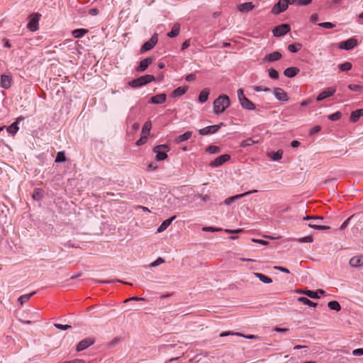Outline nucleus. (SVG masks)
I'll use <instances>...</instances> for the list:
<instances>
[{
  "label": "nucleus",
  "instance_id": "f257e3e1",
  "mask_svg": "<svg viewBox=\"0 0 363 363\" xmlns=\"http://www.w3.org/2000/svg\"><path fill=\"white\" fill-rule=\"evenodd\" d=\"M230 106L229 97L220 95L213 102V111L216 114L223 113Z\"/></svg>",
  "mask_w": 363,
  "mask_h": 363
},
{
  "label": "nucleus",
  "instance_id": "f03ea898",
  "mask_svg": "<svg viewBox=\"0 0 363 363\" xmlns=\"http://www.w3.org/2000/svg\"><path fill=\"white\" fill-rule=\"evenodd\" d=\"M170 148L167 145H159L154 147L152 151L155 153V159L157 161H162L167 158V152Z\"/></svg>",
  "mask_w": 363,
  "mask_h": 363
},
{
  "label": "nucleus",
  "instance_id": "7ed1b4c3",
  "mask_svg": "<svg viewBox=\"0 0 363 363\" xmlns=\"http://www.w3.org/2000/svg\"><path fill=\"white\" fill-rule=\"evenodd\" d=\"M41 14L38 13H35L30 16V20L27 24V28L29 30L35 32L38 30V23Z\"/></svg>",
  "mask_w": 363,
  "mask_h": 363
},
{
  "label": "nucleus",
  "instance_id": "20e7f679",
  "mask_svg": "<svg viewBox=\"0 0 363 363\" xmlns=\"http://www.w3.org/2000/svg\"><path fill=\"white\" fill-rule=\"evenodd\" d=\"M158 42V35L157 33H154L151 38L145 42L140 48V52L144 53L145 52H147L150 50H152L157 43Z\"/></svg>",
  "mask_w": 363,
  "mask_h": 363
},
{
  "label": "nucleus",
  "instance_id": "39448f33",
  "mask_svg": "<svg viewBox=\"0 0 363 363\" xmlns=\"http://www.w3.org/2000/svg\"><path fill=\"white\" fill-rule=\"evenodd\" d=\"M287 1L288 0H279L275 4L272 9V13L277 15L285 11L289 7V1Z\"/></svg>",
  "mask_w": 363,
  "mask_h": 363
},
{
  "label": "nucleus",
  "instance_id": "423d86ee",
  "mask_svg": "<svg viewBox=\"0 0 363 363\" xmlns=\"http://www.w3.org/2000/svg\"><path fill=\"white\" fill-rule=\"evenodd\" d=\"M357 45V40L355 38H351L347 40L340 42L338 45V48L342 50H350L355 48Z\"/></svg>",
  "mask_w": 363,
  "mask_h": 363
},
{
  "label": "nucleus",
  "instance_id": "0eeeda50",
  "mask_svg": "<svg viewBox=\"0 0 363 363\" xmlns=\"http://www.w3.org/2000/svg\"><path fill=\"white\" fill-rule=\"evenodd\" d=\"M291 30V27L289 24H281L278 26H276L272 33L276 37H281L286 33H288Z\"/></svg>",
  "mask_w": 363,
  "mask_h": 363
},
{
  "label": "nucleus",
  "instance_id": "6e6552de",
  "mask_svg": "<svg viewBox=\"0 0 363 363\" xmlns=\"http://www.w3.org/2000/svg\"><path fill=\"white\" fill-rule=\"evenodd\" d=\"M223 125H224L223 123H220L218 125H209V126H207L202 129L199 130V133L201 135H206L216 133L220 128V127L223 126Z\"/></svg>",
  "mask_w": 363,
  "mask_h": 363
},
{
  "label": "nucleus",
  "instance_id": "1a4fd4ad",
  "mask_svg": "<svg viewBox=\"0 0 363 363\" xmlns=\"http://www.w3.org/2000/svg\"><path fill=\"white\" fill-rule=\"evenodd\" d=\"M94 339L91 337L85 338L81 340L77 345L76 350L78 352L83 351L94 343Z\"/></svg>",
  "mask_w": 363,
  "mask_h": 363
},
{
  "label": "nucleus",
  "instance_id": "9d476101",
  "mask_svg": "<svg viewBox=\"0 0 363 363\" xmlns=\"http://www.w3.org/2000/svg\"><path fill=\"white\" fill-rule=\"evenodd\" d=\"M230 159V156L229 155H228V154L222 155L218 157L217 158H216L214 160H213L210 163V166L211 167H217L221 166L225 162L228 161Z\"/></svg>",
  "mask_w": 363,
  "mask_h": 363
},
{
  "label": "nucleus",
  "instance_id": "9b49d317",
  "mask_svg": "<svg viewBox=\"0 0 363 363\" xmlns=\"http://www.w3.org/2000/svg\"><path fill=\"white\" fill-rule=\"evenodd\" d=\"M273 93L276 99L280 101H287L289 100L287 94L281 88H274Z\"/></svg>",
  "mask_w": 363,
  "mask_h": 363
},
{
  "label": "nucleus",
  "instance_id": "f8f14e48",
  "mask_svg": "<svg viewBox=\"0 0 363 363\" xmlns=\"http://www.w3.org/2000/svg\"><path fill=\"white\" fill-rule=\"evenodd\" d=\"M336 91L335 88L328 87L327 89L320 92L316 98L318 101H323V99L333 96Z\"/></svg>",
  "mask_w": 363,
  "mask_h": 363
},
{
  "label": "nucleus",
  "instance_id": "ddd939ff",
  "mask_svg": "<svg viewBox=\"0 0 363 363\" xmlns=\"http://www.w3.org/2000/svg\"><path fill=\"white\" fill-rule=\"evenodd\" d=\"M349 264L352 267L357 268L363 266V255L354 256L349 261Z\"/></svg>",
  "mask_w": 363,
  "mask_h": 363
},
{
  "label": "nucleus",
  "instance_id": "4468645a",
  "mask_svg": "<svg viewBox=\"0 0 363 363\" xmlns=\"http://www.w3.org/2000/svg\"><path fill=\"white\" fill-rule=\"evenodd\" d=\"M281 57H282V55L281 52H279L278 51H275L269 55H267L263 58V62H275V61L280 60L281 58Z\"/></svg>",
  "mask_w": 363,
  "mask_h": 363
},
{
  "label": "nucleus",
  "instance_id": "2eb2a0df",
  "mask_svg": "<svg viewBox=\"0 0 363 363\" xmlns=\"http://www.w3.org/2000/svg\"><path fill=\"white\" fill-rule=\"evenodd\" d=\"M153 60L154 58L152 57L142 60L140 62L138 67L136 68V70L138 72H144L148 67V66L152 64Z\"/></svg>",
  "mask_w": 363,
  "mask_h": 363
},
{
  "label": "nucleus",
  "instance_id": "dca6fc26",
  "mask_svg": "<svg viewBox=\"0 0 363 363\" xmlns=\"http://www.w3.org/2000/svg\"><path fill=\"white\" fill-rule=\"evenodd\" d=\"M23 119L24 118L22 116L18 117L16 119V121L14 123H13L11 125H9V127H6V131L11 135H15L19 129L18 126V123L21 121H23Z\"/></svg>",
  "mask_w": 363,
  "mask_h": 363
},
{
  "label": "nucleus",
  "instance_id": "f3484780",
  "mask_svg": "<svg viewBox=\"0 0 363 363\" xmlns=\"http://www.w3.org/2000/svg\"><path fill=\"white\" fill-rule=\"evenodd\" d=\"M228 335H235V336H238V337H243L245 338L251 339V340L259 339V337L257 336V335H243L242 333H240L223 332V333L220 334V337H225V336H228Z\"/></svg>",
  "mask_w": 363,
  "mask_h": 363
},
{
  "label": "nucleus",
  "instance_id": "a211bd4d",
  "mask_svg": "<svg viewBox=\"0 0 363 363\" xmlns=\"http://www.w3.org/2000/svg\"><path fill=\"white\" fill-rule=\"evenodd\" d=\"M167 99V96L165 94H157L152 97H151L150 103L154 104H163Z\"/></svg>",
  "mask_w": 363,
  "mask_h": 363
},
{
  "label": "nucleus",
  "instance_id": "6ab92c4d",
  "mask_svg": "<svg viewBox=\"0 0 363 363\" xmlns=\"http://www.w3.org/2000/svg\"><path fill=\"white\" fill-rule=\"evenodd\" d=\"M241 106L248 111L255 110L256 106L254 103H252L250 100H249L247 97L243 98L242 100L240 102Z\"/></svg>",
  "mask_w": 363,
  "mask_h": 363
},
{
  "label": "nucleus",
  "instance_id": "aec40b11",
  "mask_svg": "<svg viewBox=\"0 0 363 363\" xmlns=\"http://www.w3.org/2000/svg\"><path fill=\"white\" fill-rule=\"evenodd\" d=\"M11 77L9 75L1 74L0 86L4 89H9L11 86Z\"/></svg>",
  "mask_w": 363,
  "mask_h": 363
},
{
  "label": "nucleus",
  "instance_id": "412c9836",
  "mask_svg": "<svg viewBox=\"0 0 363 363\" xmlns=\"http://www.w3.org/2000/svg\"><path fill=\"white\" fill-rule=\"evenodd\" d=\"M300 72V69L296 67H290L286 68L284 71V74L289 78H292L298 74Z\"/></svg>",
  "mask_w": 363,
  "mask_h": 363
},
{
  "label": "nucleus",
  "instance_id": "4be33fe9",
  "mask_svg": "<svg viewBox=\"0 0 363 363\" xmlns=\"http://www.w3.org/2000/svg\"><path fill=\"white\" fill-rule=\"evenodd\" d=\"M176 218V216H172L171 218L164 220L162 224L157 228V233H161L165 230Z\"/></svg>",
  "mask_w": 363,
  "mask_h": 363
},
{
  "label": "nucleus",
  "instance_id": "5701e85b",
  "mask_svg": "<svg viewBox=\"0 0 363 363\" xmlns=\"http://www.w3.org/2000/svg\"><path fill=\"white\" fill-rule=\"evenodd\" d=\"M255 6L252 2H245L238 6V11L242 13L248 12L254 9Z\"/></svg>",
  "mask_w": 363,
  "mask_h": 363
},
{
  "label": "nucleus",
  "instance_id": "b1692460",
  "mask_svg": "<svg viewBox=\"0 0 363 363\" xmlns=\"http://www.w3.org/2000/svg\"><path fill=\"white\" fill-rule=\"evenodd\" d=\"M361 116H363V108L352 111L350 115V121L353 123H356Z\"/></svg>",
  "mask_w": 363,
  "mask_h": 363
},
{
  "label": "nucleus",
  "instance_id": "393cba45",
  "mask_svg": "<svg viewBox=\"0 0 363 363\" xmlns=\"http://www.w3.org/2000/svg\"><path fill=\"white\" fill-rule=\"evenodd\" d=\"M308 225L311 228L318 230H325L330 229L329 226L320 225L319 222L313 220H311Z\"/></svg>",
  "mask_w": 363,
  "mask_h": 363
},
{
  "label": "nucleus",
  "instance_id": "a878e982",
  "mask_svg": "<svg viewBox=\"0 0 363 363\" xmlns=\"http://www.w3.org/2000/svg\"><path fill=\"white\" fill-rule=\"evenodd\" d=\"M210 94V89L208 88L203 89L199 94V101L200 103H204L206 102L208 99Z\"/></svg>",
  "mask_w": 363,
  "mask_h": 363
},
{
  "label": "nucleus",
  "instance_id": "bb28decb",
  "mask_svg": "<svg viewBox=\"0 0 363 363\" xmlns=\"http://www.w3.org/2000/svg\"><path fill=\"white\" fill-rule=\"evenodd\" d=\"M188 89L187 86H179L175 89L171 94L172 97H179L184 94Z\"/></svg>",
  "mask_w": 363,
  "mask_h": 363
},
{
  "label": "nucleus",
  "instance_id": "cd10ccee",
  "mask_svg": "<svg viewBox=\"0 0 363 363\" xmlns=\"http://www.w3.org/2000/svg\"><path fill=\"white\" fill-rule=\"evenodd\" d=\"M179 31H180V24L174 23L172 28L171 31L167 33V36L169 38L177 37L179 35Z\"/></svg>",
  "mask_w": 363,
  "mask_h": 363
},
{
  "label": "nucleus",
  "instance_id": "c85d7f7f",
  "mask_svg": "<svg viewBox=\"0 0 363 363\" xmlns=\"http://www.w3.org/2000/svg\"><path fill=\"white\" fill-rule=\"evenodd\" d=\"M128 85L133 88H138L145 85L142 77H140L130 81Z\"/></svg>",
  "mask_w": 363,
  "mask_h": 363
},
{
  "label": "nucleus",
  "instance_id": "c756f323",
  "mask_svg": "<svg viewBox=\"0 0 363 363\" xmlns=\"http://www.w3.org/2000/svg\"><path fill=\"white\" fill-rule=\"evenodd\" d=\"M89 32V30L84 28H79L72 30V34L75 38H80Z\"/></svg>",
  "mask_w": 363,
  "mask_h": 363
},
{
  "label": "nucleus",
  "instance_id": "7c9ffc66",
  "mask_svg": "<svg viewBox=\"0 0 363 363\" xmlns=\"http://www.w3.org/2000/svg\"><path fill=\"white\" fill-rule=\"evenodd\" d=\"M192 131H186L184 134L179 135L175 140L177 143L186 141L192 136Z\"/></svg>",
  "mask_w": 363,
  "mask_h": 363
},
{
  "label": "nucleus",
  "instance_id": "2f4dec72",
  "mask_svg": "<svg viewBox=\"0 0 363 363\" xmlns=\"http://www.w3.org/2000/svg\"><path fill=\"white\" fill-rule=\"evenodd\" d=\"M253 275L255 277L259 278L260 281H262L264 284H270L272 282V279L270 277H269L263 274L255 272V273H253Z\"/></svg>",
  "mask_w": 363,
  "mask_h": 363
},
{
  "label": "nucleus",
  "instance_id": "473e14b6",
  "mask_svg": "<svg viewBox=\"0 0 363 363\" xmlns=\"http://www.w3.org/2000/svg\"><path fill=\"white\" fill-rule=\"evenodd\" d=\"M35 294V291L28 294H23L18 298V301L21 306H23L25 303L29 301V299Z\"/></svg>",
  "mask_w": 363,
  "mask_h": 363
},
{
  "label": "nucleus",
  "instance_id": "72a5a7b5",
  "mask_svg": "<svg viewBox=\"0 0 363 363\" xmlns=\"http://www.w3.org/2000/svg\"><path fill=\"white\" fill-rule=\"evenodd\" d=\"M152 128V123L150 121H146L142 128V135L148 136Z\"/></svg>",
  "mask_w": 363,
  "mask_h": 363
},
{
  "label": "nucleus",
  "instance_id": "f704fd0d",
  "mask_svg": "<svg viewBox=\"0 0 363 363\" xmlns=\"http://www.w3.org/2000/svg\"><path fill=\"white\" fill-rule=\"evenodd\" d=\"M298 301H299L305 305H307L310 307H315L318 305L317 303L313 302V301H310L308 298H307L306 297H303V296L298 298Z\"/></svg>",
  "mask_w": 363,
  "mask_h": 363
},
{
  "label": "nucleus",
  "instance_id": "c9c22d12",
  "mask_svg": "<svg viewBox=\"0 0 363 363\" xmlns=\"http://www.w3.org/2000/svg\"><path fill=\"white\" fill-rule=\"evenodd\" d=\"M328 306L330 310L340 311L341 310V306L340 303L336 301H331L328 302Z\"/></svg>",
  "mask_w": 363,
  "mask_h": 363
},
{
  "label": "nucleus",
  "instance_id": "e433bc0d",
  "mask_svg": "<svg viewBox=\"0 0 363 363\" xmlns=\"http://www.w3.org/2000/svg\"><path fill=\"white\" fill-rule=\"evenodd\" d=\"M302 48V45L301 43H293L290 44L288 46V50L293 53L297 52Z\"/></svg>",
  "mask_w": 363,
  "mask_h": 363
},
{
  "label": "nucleus",
  "instance_id": "4c0bfd02",
  "mask_svg": "<svg viewBox=\"0 0 363 363\" xmlns=\"http://www.w3.org/2000/svg\"><path fill=\"white\" fill-rule=\"evenodd\" d=\"M338 67L340 71L345 72V71H349L350 69H351L352 67V65L350 62H345L342 64L339 65Z\"/></svg>",
  "mask_w": 363,
  "mask_h": 363
},
{
  "label": "nucleus",
  "instance_id": "58836bf2",
  "mask_svg": "<svg viewBox=\"0 0 363 363\" xmlns=\"http://www.w3.org/2000/svg\"><path fill=\"white\" fill-rule=\"evenodd\" d=\"M299 293L303 294L311 298H315V299L319 298V296L318 295V292H316V291L306 290L304 291H300Z\"/></svg>",
  "mask_w": 363,
  "mask_h": 363
},
{
  "label": "nucleus",
  "instance_id": "ea45409f",
  "mask_svg": "<svg viewBox=\"0 0 363 363\" xmlns=\"http://www.w3.org/2000/svg\"><path fill=\"white\" fill-rule=\"evenodd\" d=\"M256 143H257V142L255 141L254 140H252V138H247V139L242 141L240 143V147H245L251 146Z\"/></svg>",
  "mask_w": 363,
  "mask_h": 363
},
{
  "label": "nucleus",
  "instance_id": "a19ab883",
  "mask_svg": "<svg viewBox=\"0 0 363 363\" xmlns=\"http://www.w3.org/2000/svg\"><path fill=\"white\" fill-rule=\"evenodd\" d=\"M206 151L211 154H216V153H218L220 151V149L218 146H216V145H209L206 148Z\"/></svg>",
  "mask_w": 363,
  "mask_h": 363
},
{
  "label": "nucleus",
  "instance_id": "79ce46f5",
  "mask_svg": "<svg viewBox=\"0 0 363 363\" xmlns=\"http://www.w3.org/2000/svg\"><path fill=\"white\" fill-rule=\"evenodd\" d=\"M256 192H257V190H252V191H247V192L241 194H238V195L233 196L234 201L238 200V199H241L242 197L248 196L250 194L256 193Z\"/></svg>",
  "mask_w": 363,
  "mask_h": 363
},
{
  "label": "nucleus",
  "instance_id": "37998d69",
  "mask_svg": "<svg viewBox=\"0 0 363 363\" xmlns=\"http://www.w3.org/2000/svg\"><path fill=\"white\" fill-rule=\"evenodd\" d=\"M65 160H66V157H65L64 152H57L55 162L59 163V162H65Z\"/></svg>",
  "mask_w": 363,
  "mask_h": 363
},
{
  "label": "nucleus",
  "instance_id": "c03bdc74",
  "mask_svg": "<svg viewBox=\"0 0 363 363\" xmlns=\"http://www.w3.org/2000/svg\"><path fill=\"white\" fill-rule=\"evenodd\" d=\"M342 116V114L340 111H337L333 114L329 115L328 118L330 121H337V120L340 119Z\"/></svg>",
  "mask_w": 363,
  "mask_h": 363
},
{
  "label": "nucleus",
  "instance_id": "a18cd8bd",
  "mask_svg": "<svg viewBox=\"0 0 363 363\" xmlns=\"http://www.w3.org/2000/svg\"><path fill=\"white\" fill-rule=\"evenodd\" d=\"M282 155H283V151L281 150H279L277 151L276 152L272 153L271 158L274 161H278L281 159Z\"/></svg>",
  "mask_w": 363,
  "mask_h": 363
},
{
  "label": "nucleus",
  "instance_id": "49530a36",
  "mask_svg": "<svg viewBox=\"0 0 363 363\" xmlns=\"http://www.w3.org/2000/svg\"><path fill=\"white\" fill-rule=\"evenodd\" d=\"M141 77L143 78L145 85L155 80V77L151 74H146Z\"/></svg>",
  "mask_w": 363,
  "mask_h": 363
},
{
  "label": "nucleus",
  "instance_id": "de8ad7c7",
  "mask_svg": "<svg viewBox=\"0 0 363 363\" xmlns=\"http://www.w3.org/2000/svg\"><path fill=\"white\" fill-rule=\"evenodd\" d=\"M318 26L320 27L327 28V29H331L335 27V24L330 23V22H323L318 23Z\"/></svg>",
  "mask_w": 363,
  "mask_h": 363
},
{
  "label": "nucleus",
  "instance_id": "09e8293b",
  "mask_svg": "<svg viewBox=\"0 0 363 363\" xmlns=\"http://www.w3.org/2000/svg\"><path fill=\"white\" fill-rule=\"evenodd\" d=\"M269 76L274 79H277L279 78V73L278 72L274 69V68H270L269 69Z\"/></svg>",
  "mask_w": 363,
  "mask_h": 363
},
{
  "label": "nucleus",
  "instance_id": "8fccbe9b",
  "mask_svg": "<svg viewBox=\"0 0 363 363\" xmlns=\"http://www.w3.org/2000/svg\"><path fill=\"white\" fill-rule=\"evenodd\" d=\"M147 138L148 136L141 134V137L135 143L136 145L140 146L145 144L147 141Z\"/></svg>",
  "mask_w": 363,
  "mask_h": 363
},
{
  "label": "nucleus",
  "instance_id": "3c124183",
  "mask_svg": "<svg viewBox=\"0 0 363 363\" xmlns=\"http://www.w3.org/2000/svg\"><path fill=\"white\" fill-rule=\"evenodd\" d=\"M33 198L35 199V200H37V201H39L42 198V194H41V191L39 189H35V191H34V193L33 194Z\"/></svg>",
  "mask_w": 363,
  "mask_h": 363
},
{
  "label": "nucleus",
  "instance_id": "603ef678",
  "mask_svg": "<svg viewBox=\"0 0 363 363\" xmlns=\"http://www.w3.org/2000/svg\"><path fill=\"white\" fill-rule=\"evenodd\" d=\"M164 262L162 257H158L155 262L150 264V267H155Z\"/></svg>",
  "mask_w": 363,
  "mask_h": 363
},
{
  "label": "nucleus",
  "instance_id": "864d4df0",
  "mask_svg": "<svg viewBox=\"0 0 363 363\" xmlns=\"http://www.w3.org/2000/svg\"><path fill=\"white\" fill-rule=\"evenodd\" d=\"M348 88L353 91H360L362 89V86L358 84H349Z\"/></svg>",
  "mask_w": 363,
  "mask_h": 363
},
{
  "label": "nucleus",
  "instance_id": "5fc2aeb1",
  "mask_svg": "<svg viewBox=\"0 0 363 363\" xmlns=\"http://www.w3.org/2000/svg\"><path fill=\"white\" fill-rule=\"evenodd\" d=\"M253 89L255 91H264V92L270 91V89L269 88L264 87V86H253Z\"/></svg>",
  "mask_w": 363,
  "mask_h": 363
},
{
  "label": "nucleus",
  "instance_id": "6e6d98bb",
  "mask_svg": "<svg viewBox=\"0 0 363 363\" xmlns=\"http://www.w3.org/2000/svg\"><path fill=\"white\" fill-rule=\"evenodd\" d=\"M54 326L56 328H57L59 330H66L71 328V325H62V324H60V323H55Z\"/></svg>",
  "mask_w": 363,
  "mask_h": 363
},
{
  "label": "nucleus",
  "instance_id": "4d7b16f0",
  "mask_svg": "<svg viewBox=\"0 0 363 363\" xmlns=\"http://www.w3.org/2000/svg\"><path fill=\"white\" fill-rule=\"evenodd\" d=\"M313 241V238L312 236H306L298 239L299 242H312Z\"/></svg>",
  "mask_w": 363,
  "mask_h": 363
},
{
  "label": "nucleus",
  "instance_id": "13d9d810",
  "mask_svg": "<svg viewBox=\"0 0 363 363\" xmlns=\"http://www.w3.org/2000/svg\"><path fill=\"white\" fill-rule=\"evenodd\" d=\"M303 220H313V221H318L320 220H323V217L320 216H306L303 218Z\"/></svg>",
  "mask_w": 363,
  "mask_h": 363
},
{
  "label": "nucleus",
  "instance_id": "bf43d9fd",
  "mask_svg": "<svg viewBox=\"0 0 363 363\" xmlns=\"http://www.w3.org/2000/svg\"><path fill=\"white\" fill-rule=\"evenodd\" d=\"M313 0H298V5L308 6L311 4Z\"/></svg>",
  "mask_w": 363,
  "mask_h": 363
},
{
  "label": "nucleus",
  "instance_id": "052dcab7",
  "mask_svg": "<svg viewBox=\"0 0 363 363\" xmlns=\"http://www.w3.org/2000/svg\"><path fill=\"white\" fill-rule=\"evenodd\" d=\"M352 354L354 356L363 355V348H359L352 351Z\"/></svg>",
  "mask_w": 363,
  "mask_h": 363
},
{
  "label": "nucleus",
  "instance_id": "680f3d73",
  "mask_svg": "<svg viewBox=\"0 0 363 363\" xmlns=\"http://www.w3.org/2000/svg\"><path fill=\"white\" fill-rule=\"evenodd\" d=\"M321 130V127L320 125H315V127H313L311 130H310V133L309 134L310 135H313L318 132H319L320 130Z\"/></svg>",
  "mask_w": 363,
  "mask_h": 363
},
{
  "label": "nucleus",
  "instance_id": "e2e57ef3",
  "mask_svg": "<svg viewBox=\"0 0 363 363\" xmlns=\"http://www.w3.org/2000/svg\"><path fill=\"white\" fill-rule=\"evenodd\" d=\"M238 96L240 102L242 100L243 98H246L242 89H239L238 90Z\"/></svg>",
  "mask_w": 363,
  "mask_h": 363
},
{
  "label": "nucleus",
  "instance_id": "0e129e2a",
  "mask_svg": "<svg viewBox=\"0 0 363 363\" xmlns=\"http://www.w3.org/2000/svg\"><path fill=\"white\" fill-rule=\"evenodd\" d=\"M203 231H211V232H216V231H219L221 229L220 228H213V227H204L202 229Z\"/></svg>",
  "mask_w": 363,
  "mask_h": 363
},
{
  "label": "nucleus",
  "instance_id": "69168bd1",
  "mask_svg": "<svg viewBox=\"0 0 363 363\" xmlns=\"http://www.w3.org/2000/svg\"><path fill=\"white\" fill-rule=\"evenodd\" d=\"M352 216H350V218H348L347 220H345L342 223V224L341 225V226H340V230H344V229L347 226V225H348V223H349V222H350V219L352 218Z\"/></svg>",
  "mask_w": 363,
  "mask_h": 363
},
{
  "label": "nucleus",
  "instance_id": "338daca9",
  "mask_svg": "<svg viewBox=\"0 0 363 363\" xmlns=\"http://www.w3.org/2000/svg\"><path fill=\"white\" fill-rule=\"evenodd\" d=\"M190 46V40H185L182 45V50H184Z\"/></svg>",
  "mask_w": 363,
  "mask_h": 363
},
{
  "label": "nucleus",
  "instance_id": "774afa93",
  "mask_svg": "<svg viewBox=\"0 0 363 363\" xmlns=\"http://www.w3.org/2000/svg\"><path fill=\"white\" fill-rule=\"evenodd\" d=\"M195 79H196V75L194 74H189L185 78L186 81H187V82L194 81Z\"/></svg>",
  "mask_w": 363,
  "mask_h": 363
}]
</instances>
